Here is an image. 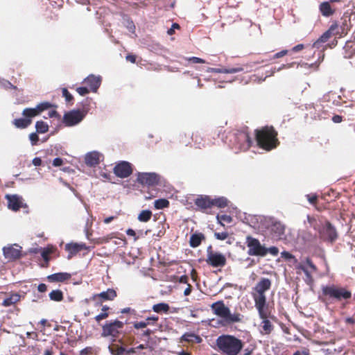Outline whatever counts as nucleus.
<instances>
[{
  "instance_id": "nucleus-36",
  "label": "nucleus",
  "mask_w": 355,
  "mask_h": 355,
  "mask_svg": "<svg viewBox=\"0 0 355 355\" xmlns=\"http://www.w3.org/2000/svg\"><path fill=\"white\" fill-rule=\"evenodd\" d=\"M153 311L157 313H166L169 311V305L166 303L161 302L153 306Z\"/></svg>"
},
{
  "instance_id": "nucleus-4",
  "label": "nucleus",
  "mask_w": 355,
  "mask_h": 355,
  "mask_svg": "<svg viewBox=\"0 0 355 355\" xmlns=\"http://www.w3.org/2000/svg\"><path fill=\"white\" fill-rule=\"evenodd\" d=\"M213 313L223 318L227 323L239 322L241 321V315L239 313L232 314L230 309L226 306L223 300L217 301L211 305Z\"/></svg>"
},
{
  "instance_id": "nucleus-54",
  "label": "nucleus",
  "mask_w": 355,
  "mask_h": 355,
  "mask_svg": "<svg viewBox=\"0 0 355 355\" xmlns=\"http://www.w3.org/2000/svg\"><path fill=\"white\" fill-rule=\"evenodd\" d=\"M214 236L218 240L224 241L228 237V233L227 232H215Z\"/></svg>"
},
{
  "instance_id": "nucleus-38",
  "label": "nucleus",
  "mask_w": 355,
  "mask_h": 355,
  "mask_svg": "<svg viewBox=\"0 0 355 355\" xmlns=\"http://www.w3.org/2000/svg\"><path fill=\"white\" fill-rule=\"evenodd\" d=\"M341 21H342L340 24H339V26L343 29V31H344L345 33L347 35L348 31L351 27L350 17L348 15H344L343 17L341 18Z\"/></svg>"
},
{
  "instance_id": "nucleus-39",
  "label": "nucleus",
  "mask_w": 355,
  "mask_h": 355,
  "mask_svg": "<svg viewBox=\"0 0 355 355\" xmlns=\"http://www.w3.org/2000/svg\"><path fill=\"white\" fill-rule=\"evenodd\" d=\"M49 297L51 300L55 301V302H61L62 301L64 296L63 293L62 291L57 289V290H53L49 293Z\"/></svg>"
},
{
  "instance_id": "nucleus-41",
  "label": "nucleus",
  "mask_w": 355,
  "mask_h": 355,
  "mask_svg": "<svg viewBox=\"0 0 355 355\" xmlns=\"http://www.w3.org/2000/svg\"><path fill=\"white\" fill-rule=\"evenodd\" d=\"M35 128L37 133H46L49 131V125L43 121H38L35 123Z\"/></svg>"
},
{
  "instance_id": "nucleus-15",
  "label": "nucleus",
  "mask_w": 355,
  "mask_h": 355,
  "mask_svg": "<svg viewBox=\"0 0 355 355\" xmlns=\"http://www.w3.org/2000/svg\"><path fill=\"white\" fill-rule=\"evenodd\" d=\"M114 173L119 178H125L132 173V168L129 162L121 161L114 166Z\"/></svg>"
},
{
  "instance_id": "nucleus-55",
  "label": "nucleus",
  "mask_w": 355,
  "mask_h": 355,
  "mask_svg": "<svg viewBox=\"0 0 355 355\" xmlns=\"http://www.w3.org/2000/svg\"><path fill=\"white\" fill-rule=\"evenodd\" d=\"M91 90L89 89L87 87H79L76 88V92L80 95V96H85L89 93Z\"/></svg>"
},
{
  "instance_id": "nucleus-22",
  "label": "nucleus",
  "mask_w": 355,
  "mask_h": 355,
  "mask_svg": "<svg viewBox=\"0 0 355 355\" xmlns=\"http://www.w3.org/2000/svg\"><path fill=\"white\" fill-rule=\"evenodd\" d=\"M8 208L13 211H18L22 207V199L17 195H6Z\"/></svg>"
},
{
  "instance_id": "nucleus-28",
  "label": "nucleus",
  "mask_w": 355,
  "mask_h": 355,
  "mask_svg": "<svg viewBox=\"0 0 355 355\" xmlns=\"http://www.w3.org/2000/svg\"><path fill=\"white\" fill-rule=\"evenodd\" d=\"M319 10L322 15L325 17H329L333 15L335 12V10L330 4V1L321 3L319 6Z\"/></svg>"
},
{
  "instance_id": "nucleus-18",
  "label": "nucleus",
  "mask_w": 355,
  "mask_h": 355,
  "mask_svg": "<svg viewBox=\"0 0 355 355\" xmlns=\"http://www.w3.org/2000/svg\"><path fill=\"white\" fill-rule=\"evenodd\" d=\"M65 250L68 252L67 259H71L82 250H87L85 243H71L65 245Z\"/></svg>"
},
{
  "instance_id": "nucleus-63",
  "label": "nucleus",
  "mask_w": 355,
  "mask_h": 355,
  "mask_svg": "<svg viewBox=\"0 0 355 355\" xmlns=\"http://www.w3.org/2000/svg\"><path fill=\"white\" fill-rule=\"evenodd\" d=\"M293 355H310V352L309 349L304 348L302 352L297 350Z\"/></svg>"
},
{
  "instance_id": "nucleus-33",
  "label": "nucleus",
  "mask_w": 355,
  "mask_h": 355,
  "mask_svg": "<svg viewBox=\"0 0 355 355\" xmlns=\"http://www.w3.org/2000/svg\"><path fill=\"white\" fill-rule=\"evenodd\" d=\"M32 123V119L26 118L16 119L12 121L13 125L17 128L24 129L29 126Z\"/></svg>"
},
{
  "instance_id": "nucleus-32",
  "label": "nucleus",
  "mask_w": 355,
  "mask_h": 355,
  "mask_svg": "<svg viewBox=\"0 0 355 355\" xmlns=\"http://www.w3.org/2000/svg\"><path fill=\"white\" fill-rule=\"evenodd\" d=\"M270 318L261 319L262 321L261 322V333L262 334H270L274 329V326L270 321Z\"/></svg>"
},
{
  "instance_id": "nucleus-1",
  "label": "nucleus",
  "mask_w": 355,
  "mask_h": 355,
  "mask_svg": "<svg viewBox=\"0 0 355 355\" xmlns=\"http://www.w3.org/2000/svg\"><path fill=\"white\" fill-rule=\"evenodd\" d=\"M254 136L257 146L266 151L277 148L280 144L277 137L278 132L272 125L256 129Z\"/></svg>"
},
{
  "instance_id": "nucleus-42",
  "label": "nucleus",
  "mask_w": 355,
  "mask_h": 355,
  "mask_svg": "<svg viewBox=\"0 0 355 355\" xmlns=\"http://www.w3.org/2000/svg\"><path fill=\"white\" fill-rule=\"evenodd\" d=\"M152 217V211L148 210V209H146V210H142L140 214H139L138 216V220L141 222H148L150 220Z\"/></svg>"
},
{
  "instance_id": "nucleus-48",
  "label": "nucleus",
  "mask_w": 355,
  "mask_h": 355,
  "mask_svg": "<svg viewBox=\"0 0 355 355\" xmlns=\"http://www.w3.org/2000/svg\"><path fill=\"white\" fill-rule=\"evenodd\" d=\"M141 333H135L136 335H138L141 338H149L150 335L153 334V331L150 330V329H141Z\"/></svg>"
},
{
  "instance_id": "nucleus-3",
  "label": "nucleus",
  "mask_w": 355,
  "mask_h": 355,
  "mask_svg": "<svg viewBox=\"0 0 355 355\" xmlns=\"http://www.w3.org/2000/svg\"><path fill=\"white\" fill-rule=\"evenodd\" d=\"M218 350L224 355H239L243 347V342L232 335L223 334L216 340Z\"/></svg>"
},
{
  "instance_id": "nucleus-11",
  "label": "nucleus",
  "mask_w": 355,
  "mask_h": 355,
  "mask_svg": "<svg viewBox=\"0 0 355 355\" xmlns=\"http://www.w3.org/2000/svg\"><path fill=\"white\" fill-rule=\"evenodd\" d=\"M86 112L73 110L64 114L63 123L66 126H73L79 123L85 116Z\"/></svg>"
},
{
  "instance_id": "nucleus-52",
  "label": "nucleus",
  "mask_w": 355,
  "mask_h": 355,
  "mask_svg": "<svg viewBox=\"0 0 355 355\" xmlns=\"http://www.w3.org/2000/svg\"><path fill=\"white\" fill-rule=\"evenodd\" d=\"M29 139L33 146L37 145L39 141V137L36 132H33L29 135Z\"/></svg>"
},
{
  "instance_id": "nucleus-49",
  "label": "nucleus",
  "mask_w": 355,
  "mask_h": 355,
  "mask_svg": "<svg viewBox=\"0 0 355 355\" xmlns=\"http://www.w3.org/2000/svg\"><path fill=\"white\" fill-rule=\"evenodd\" d=\"M114 349L112 351V354L115 355H123L124 353H125L126 349L122 346L119 345H114L113 347Z\"/></svg>"
},
{
  "instance_id": "nucleus-40",
  "label": "nucleus",
  "mask_w": 355,
  "mask_h": 355,
  "mask_svg": "<svg viewBox=\"0 0 355 355\" xmlns=\"http://www.w3.org/2000/svg\"><path fill=\"white\" fill-rule=\"evenodd\" d=\"M170 202L166 198H159L154 202V207L156 209H162L169 207Z\"/></svg>"
},
{
  "instance_id": "nucleus-5",
  "label": "nucleus",
  "mask_w": 355,
  "mask_h": 355,
  "mask_svg": "<svg viewBox=\"0 0 355 355\" xmlns=\"http://www.w3.org/2000/svg\"><path fill=\"white\" fill-rule=\"evenodd\" d=\"M232 148L236 150H248L252 146V141L246 130H236L230 139Z\"/></svg>"
},
{
  "instance_id": "nucleus-12",
  "label": "nucleus",
  "mask_w": 355,
  "mask_h": 355,
  "mask_svg": "<svg viewBox=\"0 0 355 355\" xmlns=\"http://www.w3.org/2000/svg\"><path fill=\"white\" fill-rule=\"evenodd\" d=\"M206 132L198 130L192 134L191 138L196 148L201 149L205 148H211L215 146V142H206Z\"/></svg>"
},
{
  "instance_id": "nucleus-51",
  "label": "nucleus",
  "mask_w": 355,
  "mask_h": 355,
  "mask_svg": "<svg viewBox=\"0 0 355 355\" xmlns=\"http://www.w3.org/2000/svg\"><path fill=\"white\" fill-rule=\"evenodd\" d=\"M62 96L65 98V101L67 103H70L73 100V96L69 92L67 89H62Z\"/></svg>"
},
{
  "instance_id": "nucleus-50",
  "label": "nucleus",
  "mask_w": 355,
  "mask_h": 355,
  "mask_svg": "<svg viewBox=\"0 0 355 355\" xmlns=\"http://www.w3.org/2000/svg\"><path fill=\"white\" fill-rule=\"evenodd\" d=\"M218 135L216 133V132H207V135H206V142H215L216 143V141L217 139V137H218Z\"/></svg>"
},
{
  "instance_id": "nucleus-60",
  "label": "nucleus",
  "mask_w": 355,
  "mask_h": 355,
  "mask_svg": "<svg viewBox=\"0 0 355 355\" xmlns=\"http://www.w3.org/2000/svg\"><path fill=\"white\" fill-rule=\"evenodd\" d=\"M189 60L192 62L193 63H195V64H198V63H205V60L202 59V58H198V57H191V58H189Z\"/></svg>"
},
{
  "instance_id": "nucleus-14",
  "label": "nucleus",
  "mask_w": 355,
  "mask_h": 355,
  "mask_svg": "<svg viewBox=\"0 0 355 355\" xmlns=\"http://www.w3.org/2000/svg\"><path fill=\"white\" fill-rule=\"evenodd\" d=\"M254 306L261 319L270 318L274 320L275 318V317L272 315L271 309L267 303V300L263 301H255Z\"/></svg>"
},
{
  "instance_id": "nucleus-64",
  "label": "nucleus",
  "mask_w": 355,
  "mask_h": 355,
  "mask_svg": "<svg viewBox=\"0 0 355 355\" xmlns=\"http://www.w3.org/2000/svg\"><path fill=\"white\" fill-rule=\"evenodd\" d=\"M63 164V160L60 157H56L53 160V165L54 166H60Z\"/></svg>"
},
{
  "instance_id": "nucleus-10",
  "label": "nucleus",
  "mask_w": 355,
  "mask_h": 355,
  "mask_svg": "<svg viewBox=\"0 0 355 355\" xmlns=\"http://www.w3.org/2000/svg\"><path fill=\"white\" fill-rule=\"evenodd\" d=\"M319 236L324 241L334 243L338 238V233L335 227L329 221L318 230Z\"/></svg>"
},
{
  "instance_id": "nucleus-31",
  "label": "nucleus",
  "mask_w": 355,
  "mask_h": 355,
  "mask_svg": "<svg viewBox=\"0 0 355 355\" xmlns=\"http://www.w3.org/2000/svg\"><path fill=\"white\" fill-rule=\"evenodd\" d=\"M21 299V295L18 293H11L9 297L5 298L2 302V306L5 307L15 304Z\"/></svg>"
},
{
  "instance_id": "nucleus-9",
  "label": "nucleus",
  "mask_w": 355,
  "mask_h": 355,
  "mask_svg": "<svg viewBox=\"0 0 355 355\" xmlns=\"http://www.w3.org/2000/svg\"><path fill=\"white\" fill-rule=\"evenodd\" d=\"M245 244L248 248V254L250 256L265 257L266 247L262 245L260 241L252 236H246Z\"/></svg>"
},
{
  "instance_id": "nucleus-24",
  "label": "nucleus",
  "mask_w": 355,
  "mask_h": 355,
  "mask_svg": "<svg viewBox=\"0 0 355 355\" xmlns=\"http://www.w3.org/2000/svg\"><path fill=\"white\" fill-rule=\"evenodd\" d=\"M285 225L281 222L275 221L270 225V232L277 239H281L285 233Z\"/></svg>"
},
{
  "instance_id": "nucleus-26",
  "label": "nucleus",
  "mask_w": 355,
  "mask_h": 355,
  "mask_svg": "<svg viewBox=\"0 0 355 355\" xmlns=\"http://www.w3.org/2000/svg\"><path fill=\"white\" fill-rule=\"evenodd\" d=\"M71 275L68 272H57L50 275L47 277V279L51 282H64L70 279Z\"/></svg>"
},
{
  "instance_id": "nucleus-30",
  "label": "nucleus",
  "mask_w": 355,
  "mask_h": 355,
  "mask_svg": "<svg viewBox=\"0 0 355 355\" xmlns=\"http://www.w3.org/2000/svg\"><path fill=\"white\" fill-rule=\"evenodd\" d=\"M329 32L326 31L313 44L312 47L316 49L324 48V44L331 38Z\"/></svg>"
},
{
  "instance_id": "nucleus-7",
  "label": "nucleus",
  "mask_w": 355,
  "mask_h": 355,
  "mask_svg": "<svg viewBox=\"0 0 355 355\" xmlns=\"http://www.w3.org/2000/svg\"><path fill=\"white\" fill-rule=\"evenodd\" d=\"M124 327V323L119 320H114L107 322L102 327V336L109 337L111 336L114 339L119 337V334L122 332Z\"/></svg>"
},
{
  "instance_id": "nucleus-43",
  "label": "nucleus",
  "mask_w": 355,
  "mask_h": 355,
  "mask_svg": "<svg viewBox=\"0 0 355 355\" xmlns=\"http://www.w3.org/2000/svg\"><path fill=\"white\" fill-rule=\"evenodd\" d=\"M23 116L26 119H32L38 115V112H37L34 108H25L22 112Z\"/></svg>"
},
{
  "instance_id": "nucleus-20",
  "label": "nucleus",
  "mask_w": 355,
  "mask_h": 355,
  "mask_svg": "<svg viewBox=\"0 0 355 355\" xmlns=\"http://www.w3.org/2000/svg\"><path fill=\"white\" fill-rule=\"evenodd\" d=\"M101 76L91 74L84 79L83 83L90 88L92 92H96L101 84Z\"/></svg>"
},
{
  "instance_id": "nucleus-16",
  "label": "nucleus",
  "mask_w": 355,
  "mask_h": 355,
  "mask_svg": "<svg viewBox=\"0 0 355 355\" xmlns=\"http://www.w3.org/2000/svg\"><path fill=\"white\" fill-rule=\"evenodd\" d=\"M117 294L114 289L108 288L106 291L93 295L89 299H86L85 302H88L89 300H96L98 299L101 300L103 302L112 301L114 300Z\"/></svg>"
},
{
  "instance_id": "nucleus-21",
  "label": "nucleus",
  "mask_w": 355,
  "mask_h": 355,
  "mask_svg": "<svg viewBox=\"0 0 355 355\" xmlns=\"http://www.w3.org/2000/svg\"><path fill=\"white\" fill-rule=\"evenodd\" d=\"M3 253L5 258L8 261H14L21 257L20 249L15 248L12 245L4 247L3 248Z\"/></svg>"
},
{
  "instance_id": "nucleus-62",
  "label": "nucleus",
  "mask_w": 355,
  "mask_h": 355,
  "mask_svg": "<svg viewBox=\"0 0 355 355\" xmlns=\"http://www.w3.org/2000/svg\"><path fill=\"white\" fill-rule=\"evenodd\" d=\"M48 116H49V118L60 119V115L55 110L49 111V113H48Z\"/></svg>"
},
{
  "instance_id": "nucleus-47",
  "label": "nucleus",
  "mask_w": 355,
  "mask_h": 355,
  "mask_svg": "<svg viewBox=\"0 0 355 355\" xmlns=\"http://www.w3.org/2000/svg\"><path fill=\"white\" fill-rule=\"evenodd\" d=\"M281 256L283 259H286V260H293V262L294 263H297V259L295 257L294 255H293L291 253H290L289 252H287V251H283L282 253H281Z\"/></svg>"
},
{
  "instance_id": "nucleus-25",
  "label": "nucleus",
  "mask_w": 355,
  "mask_h": 355,
  "mask_svg": "<svg viewBox=\"0 0 355 355\" xmlns=\"http://www.w3.org/2000/svg\"><path fill=\"white\" fill-rule=\"evenodd\" d=\"M101 155L97 152L87 153L85 157V164L89 166H96L100 163Z\"/></svg>"
},
{
  "instance_id": "nucleus-53",
  "label": "nucleus",
  "mask_w": 355,
  "mask_h": 355,
  "mask_svg": "<svg viewBox=\"0 0 355 355\" xmlns=\"http://www.w3.org/2000/svg\"><path fill=\"white\" fill-rule=\"evenodd\" d=\"M270 253L273 256H277L279 253V249L275 246H272L268 248H266V255Z\"/></svg>"
},
{
  "instance_id": "nucleus-46",
  "label": "nucleus",
  "mask_w": 355,
  "mask_h": 355,
  "mask_svg": "<svg viewBox=\"0 0 355 355\" xmlns=\"http://www.w3.org/2000/svg\"><path fill=\"white\" fill-rule=\"evenodd\" d=\"M150 324L149 322L145 321H135L132 322L133 327L137 329H146L147 326Z\"/></svg>"
},
{
  "instance_id": "nucleus-17",
  "label": "nucleus",
  "mask_w": 355,
  "mask_h": 355,
  "mask_svg": "<svg viewBox=\"0 0 355 355\" xmlns=\"http://www.w3.org/2000/svg\"><path fill=\"white\" fill-rule=\"evenodd\" d=\"M90 302H94V306L96 308L101 307V312L98 315H96L94 319L96 322L100 323V322L104 319H106L109 316V310L110 308L107 305H103V301L101 300L98 299L96 300H89L88 302H85L87 304H89Z\"/></svg>"
},
{
  "instance_id": "nucleus-2",
  "label": "nucleus",
  "mask_w": 355,
  "mask_h": 355,
  "mask_svg": "<svg viewBox=\"0 0 355 355\" xmlns=\"http://www.w3.org/2000/svg\"><path fill=\"white\" fill-rule=\"evenodd\" d=\"M352 292L345 287L335 284L322 286L318 299L328 305L335 302H342L352 298Z\"/></svg>"
},
{
  "instance_id": "nucleus-8",
  "label": "nucleus",
  "mask_w": 355,
  "mask_h": 355,
  "mask_svg": "<svg viewBox=\"0 0 355 355\" xmlns=\"http://www.w3.org/2000/svg\"><path fill=\"white\" fill-rule=\"evenodd\" d=\"M206 263L213 268H222L226 265L227 259L222 253L213 251L210 245L207 250Z\"/></svg>"
},
{
  "instance_id": "nucleus-59",
  "label": "nucleus",
  "mask_w": 355,
  "mask_h": 355,
  "mask_svg": "<svg viewBox=\"0 0 355 355\" xmlns=\"http://www.w3.org/2000/svg\"><path fill=\"white\" fill-rule=\"evenodd\" d=\"M92 347H87L80 351V355H89L92 354Z\"/></svg>"
},
{
  "instance_id": "nucleus-19",
  "label": "nucleus",
  "mask_w": 355,
  "mask_h": 355,
  "mask_svg": "<svg viewBox=\"0 0 355 355\" xmlns=\"http://www.w3.org/2000/svg\"><path fill=\"white\" fill-rule=\"evenodd\" d=\"M194 203L201 211H205L212 207V198L209 196H200L195 200Z\"/></svg>"
},
{
  "instance_id": "nucleus-27",
  "label": "nucleus",
  "mask_w": 355,
  "mask_h": 355,
  "mask_svg": "<svg viewBox=\"0 0 355 355\" xmlns=\"http://www.w3.org/2000/svg\"><path fill=\"white\" fill-rule=\"evenodd\" d=\"M205 240V236L202 232H195L192 234L189 239V245L196 248L198 247L201 243Z\"/></svg>"
},
{
  "instance_id": "nucleus-35",
  "label": "nucleus",
  "mask_w": 355,
  "mask_h": 355,
  "mask_svg": "<svg viewBox=\"0 0 355 355\" xmlns=\"http://www.w3.org/2000/svg\"><path fill=\"white\" fill-rule=\"evenodd\" d=\"M243 71V67H231V68H213L211 69V71L216 73H234L237 72H241Z\"/></svg>"
},
{
  "instance_id": "nucleus-29",
  "label": "nucleus",
  "mask_w": 355,
  "mask_h": 355,
  "mask_svg": "<svg viewBox=\"0 0 355 355\" xmlns=\"http://www.w3.org/2000/svg\"><path fill=\"white\" fill-rule=\"evenodd\" d=\"M327 32H329L331 37L336 36L338 37H342L346 35L345 32L343 31V29L339 26V23L338 21L333 22L327 30Z\"/></svg>"
},
{
  "instance_id": "nucleus-13",
  "label": "nucleus",
  "mask_w": 355,
  "mask_h": 355,
  "mask_svg": "<svg viewBox=\"0 0 355 355\" xmlns=\"http://www.w3.org/2000/svg\"><path fill=\"white\" fill-rule=\"evenodd\" d=\"M137 182L147 186H155L158 184L159 177L155 173H139Z\"/></svg>"
},
{
  "instance_id": "nucleus-6",
  "label": "nucleus",
  "mask_w": 355,
  "mask_h": 355,
  "mask_svg": "<svg viewBox=\"0 0 355 355\" xmlns=\"http://www.w3.org/2000/svg\"><path fill=\"white\" fill-rule=\"evenodd\" d=\"M272 286V281L266 277H262L252 289V297L254 302L266 300V292L269 291Z\"/></svg>"
},
{
  "instance_id": "nucleus-45",
  "label": "nucleus",
  "mask_w": 355,
  "mask_h": 355,
  "mask_svg": "<svg viewBox=\"0 0 355 355\" xmlns=\"http://www.w3.org/2000/svg\"><path fill=\"white\" fill-rule=\"evenodd\" d=\"M52 107H54L53 104L49 102H42L39 103L35 107V110L38 112V115L44 110H46Z\"/></svg>"
},
{
  "instance_id": "nucleus-34",
  "label": "nucleus",
  "mask_w": 355,
  "mask_h": 355,
  "mask_svg": "<svg viewBox=\"0 0 355 355\" xmlns=\"http://www.w3.org/2000/svg\"><path fill=\"white\" fill-rule=\"evenodd\" d=\"M212 207L225 208L228 206L229 201L225 197L212 198Z\"/></svg>"
},
{
  "instance_id": "nucleus-23",
  "label": "nucleus",
  "mask_w": 355,
  "mask_h": 355,
  "mask_svg": "<svg viewBox=\"0 0 355 355\" xmlns=\"http://www.w3.org/2000/svg\"><path fill=\"white\" fill-rule=\"evenodd\" d=\"M202 341V338L193 332H186L180 338V343H187L190 345L199 344Z\"/></svg>"
},
{
  "instance_id": "nucleus-61",
  "label": "nucleus",
  "mask_w": 355,
  "mask_h": 355,
  "mask_svg": "<svg viewBox=\"0 0 355 355\" xmlns=\"http://www.w3.org/2000/svg\"><path fill=\"white\" fill-rule=\"evenodd\" d=\"M304 49V45L302 44H297L293 47L291 50V52L297 53L299 52Z\"/></svg>"
},
{
  "instance_id": "nucleus-37",
  "label": "nucleus",
  "mask_w": 355,
  "mask_h": 355,
  "mask_svg": "<svg viewBox=\"0 0 355 355\" xmlns=\"http://www.w3.org/2000/svg\"><path fill=\"white\" fill-rule=\"evenodd\" d=\"M53 249L51 248H44L42 251L41 256L44 259L45 263L42 264V267H48L49 262L50 261V254L53 253Z\"/></svg>"
},
{
  "instance_id": "nucleus-57",
  "label": "nucleus",
  "mask_w": 355,
  "mask_h": 355,
  "mask_svg": "<svg viewBox=\"0 0 355 355\" xmlns=\"http://www.w3.org/2000/svg\"><path fill=\"white\" fill-rule=\"evenodd\" d=\"M307 199L311 205H315L318 201V196L316 195H307Z\"/></svg>"
},
{
  "instance_id": "nucleus-56",
  "label": "nucleus",
  "mask_w": 355,
  "mask_h": 355,
  "mask_svg": "<svg viewBox=\"0 0 355 355\" xmlns=\"http://www.w3.org/2000/svg\"><path fill=\"white\" fill-rule=\"evenodd\" d=\"M289 51L288 50H282L277 53H275L272 58L270 59H278V58H282L285 55H286L288 53Z\"/></svg>"
},
{
  "instance_id": "nucleus-44",
  "label": "nucleus",
  "mask_w": 355,
  "mask_h": 355,
  "mask_svg": "<svg viewBox=\"0 0 355 355\" xmlns=\"http://www.w3.org/2000/svg\"><path fill=\"white\" fill-rule=\"evenodd\" d=\"M216 218L218 223L223 226L225 225L224 223L230 224L232 222V218L230 215L227 214H218Z\"/></svg>"
},
{
  "instance_id": "nucleus-58",
  "label": "nucleus",
  "mask_w": 355,
  "mask_h": 355,
  "mask_svg": "<svg viewBox=\"0 0 355 355\" xmlns=\"http://www.w3.org/2000/svg\"><path fill=\"white\" fill-rule=\"evenodd\" d=\"M297 268L302 270L307 277V278L311 279V275L305 266L300 264L297 266Z\"/></svg>"
}]
</instances>
